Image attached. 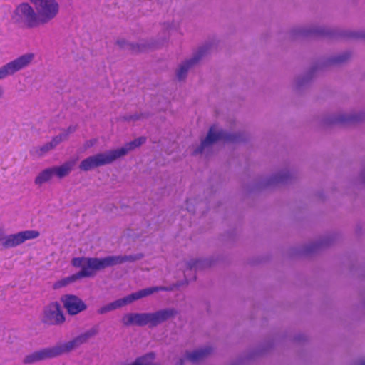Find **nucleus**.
<instances>
[{
	"label": "nucleus",
	"instance_id": "obj_12",
	"mask_svg": "<svg viewBox=\"0 0 365 365\" xmlns=\"http://www.w3.org/2000/svg\"><path fill=\"white\" fill-rule=\"evenodd\" d=\"M365 120V111H360L351 114L327 115L321 120L323 127H329L336 125H350Z\"/></svg>",
	"mask_w": 365,
	"mask_h": 365
},
{
	"label": "nucleus",
	"instance_id": "obj_27",
	"mask_svg": "<svg viewBox=\"0 0 365 365\" xmlns=\"http://www.w3.org/2000/svg\"><path fill=\"white\" fill-rule=\"evenodd\" d=\"M150 113H135L133 115H125L121 117L122 120L126 122L130 121H137L140 120L141 118H148L150 116Z\"/></svg>",
	"mask_w": 365,
	"mask_h": 365
},
{
	"label": "nucleus",
	"instance_id": "obj_28",
	"mask_svg": "<svg viewBox=\"0 0 365 365\" xmlns=\"http://www.w3.org/2000/svg\"><path fill=\"white\" fill-rule=\"evenodd\" d=\"M77 130V125H71L63 133H60L63 140H66L70 134L73 133Z\"/></svg>",
	"mask_w": 365,
	"mask_h": 365
},
{
	"label": "nucleus",
	"instance_id": "obj_24",
	"mask_svg": "<svg viewBox=\"0 0 365 365\" xmlns=\"http://www.w3.org/2000/svg\"><path fill=\"white\" fill-rule=\"evenodd\" d=\"M215 263L213 257L192 259L186 263L187 270H202L212 267Z\"/></svg>",
	"mask_w": 365,
	"mask_h": 365
},
{
	"label": "nucleus",
	"instance_id": "obj_11",
	"mask_svg": "<svg viewBox=\"0 0 365 365\" xmlns=\"http://www.w3.org/2000/svg\"><path fill=\"white\" fill-rule=\"evenodd\" d=\"M76 160H70L66 161L60 166H52L43 170L36 177L34 180L35 184L41 185L48 182L54 175L60 179L68 176L76 165Z\"/></svg>",
	"mask_w": 365,
	"mask_h": 365
},
{
	"label": "nucleus",
	"instance_id": "obj_6",
	"mask_svg": "<svg viewBox=\"0 0 365 365\" xmlns=\"http://www.w3.org/2000/svg\"><path fill=\"white\" fill-rule=\"evenodd\" d=\"M11 18L14 24L22 29H31L44 24H41L39 15L28 2L17 5Z\"/></svg>",
	"mask_w": 365,
	"mask_h": 365
},
{
	"label": "nucleus",
	"instance_id": "obj_22",
	"mask_svg": "<svg viewBox=\"0 0 365 365\" xmlns=\"http://www.w3.org/2000/svg\"><path fill=\"white\" fill-rule=\"evenodd\" d=\"M61 301L68 313L76 315L87 309L86 304L78 296L74 294H65L61 298Z\"/></svg>",
	"mask_w": 365,
	"mask_h": 365
},
{
	"label": "nucleus",
	"instance_id": "obj_13",
	"mask_svg": "<svg viewBox=\"0 0 365 365\" xmlns=\"http://www.w3.org/2000/svg\"><path fill=\"white\" fill-rule=\"evenodd\" d=\"M34 6L36 13L41 19V24H47L58 13L59 5L56 0H29Z\"/></svg>",
	"mask_w": 365,
	"mask_h": 365
},
{
	"label": "nucleus",
	"instance_id": "obj_15",
	"mask_svg": "<svg viewBox=\"0 0 365 365\" xmlns=\"http://www.w3.org/2000/svg\"><path fill=\"white\" fill-rule=\"evenodd\" d=\"M212 46V42H206L202 46L199 47L192 58L184 61L176 71V76L178 79L179 81L185 79L189 69L196 65L202 58V57L207 55Z\"/></svg>",
	"mask_w": 365,
	"mask_h": 365
},
{
	"label": "nucleus",
	"instance_id": "obj_39",
	"mask_svg": "<svg viewBox=\"0 0 365 365\" xmlns=\"http://www.w3.org/2000/svg\"><path fill=\"white\" fill-rule=\"evenodd\" d=\"M359 365H365V361L361 362Z\"/></svg>",
	"mask_w": 365,
	"mask_h": 365
},
{
	"label": "nucleus",
	"instance_id": "obj_19",
	"mask_svg": "<svg viewBox=\"0 0 365 365\" xmlns=\"http://www.w3.org/2000/svg\"><path fill=\"white\" fill-rule=\"evenodd\" d=\"M39 235V232L36 230H25L16 234H11L3 238L1 247L4 249L14 247L22 244L26 240L38 237Z\"/></svg>",
	"mask_w": 365,
	"mask_h": 365
},
{
	"label": "nucleus",
	"instance_id": "obj_33",
	"mask_svg": "<svg viewBox=\"0 0 365 365\" xmlns=\"http://www.w3.org/2000/svg\"><path fill=\"white\" fill-rule=\"evenodd\" d=\"M359 178L362 183L365 184V167L362 168L359 174Z\"/></svg>",
	"mask_w": 365,
	"mask_h": 365
},
{
	"label": "nucleus",
	"instance_id": "obj_14",
	"mask_svg": "<svg viewBox=\"0 0 365 365\" xmlns=\"http://www.w3.org/2000/svg\"><path fill=\"white\" fill-rule=\"evenodd\" d=\"M65 321L64 314L58 302H52L43 307L41 318L43 324L48 326H61Z\"/></svg>",
	"mask_w": 365,
	"mask_h": 365
},
{
	"label": "nucleus",
	"instance_id": "obj_2",
	"mask_svg": "<svg viewBox=\"0 0 365 365\" xmlns=\"http://www.w3.org/2000/svg\"><path fill=\"white\" fill-rule=\"evenodd\" d=\"M288 37L291 41L321 37L328 38L365 39V31L340 30L324 26H299L292 29L288 34Z\"/></svg>",
	"mask_w": 365,
	"mask_h": 365
},
{
	"label": "nucleus",
	"instance_id": "obj_21",
	"mask_svg": "<svg viewBox=\"0 0 365 365\" xmlns=\"http://www.w3.org/2000/svg\"><path fill=\"white\" fill-rule=\"evenodd\" d=\"M58 356H59V354L56 345H55L51 347L41 349L26 355L23 359V363L24 364H31Z\"/></svg>",
	"mask_w": 365,
	"mask_h": 365
},
{
	"label": "nucleus",
	"instance_id": "obj_29",
	"mask_svg": "<svg viewBox=\"0 0 365 365\" xmlns=\"http://www.w3.org/2000/svg\"><path fill=\"white\" fill-rule=\"evenodd\" d=\"M307 339V337L304 334L299 333V334H296L293 337L292 341L295 343L300 344V343L306 341Z\"/></svg>",
	"mask_w": 365,
	"mask_h": 365
},
{
	"label": "nucleus",
	"instance_id": "obj_34",
	"mask_svg": "<svg viewBox=\"0 0 365 365\" xmlns=\"http://www.w3.org/2000/svg\"><path fill=\"white\" fill-rule=\"evenodd\" d=\"M96 142V140L91 139L86 142L85 147L86 148L92 147Z\"/></svg>",
	"mask_w": 365,
	"mask_h": 365
},
{
	"label": "nucleus",
	"instance_id": "obj_7",
	"mask_svg": "<svg viewBox=\"0 0 365 365\" xmlns=\"http://www.w3.org/2000/svg\"><path fill=\"white\" fill-rule=\"evenodd\" d=\"M173 289L171 287L165 286H155L147 287L140 289L138 292H133L130 294L124 297L123 298L116 299L110 303H108L101 307L100 309L97 310V313L99 314H104L107 312L120 309L125 305L130 304L136 300L150 296L155 292H158L159 291L170 292Z\"/></svg>",
	"mask_w": 365,
	"mask_h": 365
},
{
	"label": "nucleus",
	"instance_id": "obj_31",
	"mask_svg": "<svg viewBox=\"0 0 365 365\" xmlns=\"http://www.w3.org/2000/svg\"><path fill=\"white\" fill-rule=\"evenodd\" d=\"M52 149V145L49 143H46L39 148V155H42Z\"/></svg>",
	"mask_w": 365,
	"mask_h": 365
},
{
	"label": "nucleus",
	"instance_id": "obj_1",
	"mask_svg": "<svg viewBox=\"0 0 365 365\" xmlns=\"http://www.w3.org/2000/svg\"><path fill=\"white\" fill-rule=\"evenodd\" d=\"M144 257L143 253H137L129 255H110L103 258L78 257L71 259V264L76 268L81 269L72 275L58 281L54 287L60 288L67 286L76 281L86 277H92L97 271L107 267L118 265L125 262H134Z\"/></svg>",
	"mask_w": 365,
	"mask_h": 365
},
{
	"label": "nucleus",
	"instance_id": "obj_10",
	"mask_svg": "<svg viewBox=\"0 0 365 365\" xmlns=\"http://www.w3.org/2000/svg\"><path fill=\"white\" fill-rule=\"evenodd\" d=\"M166 39H141L138 43L130 42L125 38L118 39L116 45L122 50H127L131 53L137 54L146 52L150 50H155L160 48L165 43Z\"/></svg>",
	"mask_w": 365,
	"mask_h": 365
},
{
	"label": "nucleus",
	"instance_id": "obj_36",
	"mask_svg": "<svg viewBox=\"0 0 365 365\" xmlns=\"http://www.w3.org/2000/svg\"><path fill=\"white\" fill-rule=\"evenodd\" d=\"M3 93H4V89L2 87L0 86V97L2 96Z\"/></svg>",
	"mask_w": 365,
	"mask_h": 365
},
{
	"label": "nucleus",
	"instance_id": "obj_26",
	"mask_svg": "<svg viewBox=\"0 0 365 365\" xmlns=\"http://www.w3.org/2000/svg\"><path fill=\"white\" fill-rule=\"evenodd\" d=\"M155 359V354L150 351L141 356L137 357L130 365H155L153 364Z\"/></svg>",
	"mask_w": 365,
	"mask_h": 365
},
{
	"label": "nucleus",
	"instance_id": "obj_16",
	"mask_svg": "<svg viewBox=\"0 0 365 365\" xmlns=\"http://www.w3.org/2000/svg\"><path fill=\"white\" fill-rule=\"evenodd\" d=\"M98 334V329L93 327L84 333H82L74 337L72 340L65 343H58L56 345L59 356L68 354L73 350L80 347L86 344L91 338Z\"/></svg>",
	"mask_w": 365,
	"mask_h": 365
},
{
	"label": "nucleus",
	"instance_id": "obj_4",
	"mask_svg": "<svg viewBox=\"0 0 365 365\" xmlns=\"http://www.w3.org/2000/svg\"><path fill=\"white\" fill-rule=\"evenodd\" d=\"M249 140L248 135L245 132L230 133L224 129L217 130L214 125L211 126L200 145L195 148L192 155L194 156L202 154L207 148H211L219 141L229 143H245Z\"/></svg>",
	"mask_w": 365,
	"mask_h": 365
},
{
	"label": "nucleus",
	"instance_id": "obj_30",
	"mask_svg": "<svg viewBox=\"0 0 365 365\" xmlns=\"http://www.w3.org/2000/svg\"><path fill=\"white\" fill-rule=\"evenodd\" d=\"M63 140H64L62 138V136L58 134L56 136H54L52 140L48 142L49 143H51L52 145V148L53 149L54 148H56L60 143H61Z\"/></svg>",
	"mask_w": 365,
	"mask_h": 365
},
{
	"label": "nucleus",
	"instance_id": "obj_38",
	"mask_svg": "<svg viewBox=\"0 0 365 365\" xmlns=\"http://www.w3.org/2000/svg\"><path fill=\"white\" fill-rule=\"evenodd\" d=\"M361 230V227H357L356 232L359 233V230Z\"/></svg>",
	"mask_w": 365,
	"mask_h": 365
},
{
	"label": "nucleus",
	"instance_id": "obj_17",
	"mask_svg": "<svg viewBox=\"0 0 365 365\" xmlns=\"http://www.w3.org/2000/svg\"><path fill=\"white\" fill-rule=\"evenodd\" d=\"M115 160L111 150H108L85 158L81 162L78 168L81 170L86 172L100 166L110 164Z\"/></svg>",
	"mask_w": 365,
	"mask_h": 365
},
{
	"label": "nucleus",
	"instance_id": "obj_32",
	"mask_svg": "<svg viewBox=\"0 0 365 365\" xmlns=\"http://www.w3.org/2000/svg\"><path fill=\"white\" fill-rule=\"evenodd\" d=\"M236 235V230H233L227 232V240H234Z\"/></svg>",
	"mask_w": 365,
	"mask_h": 365
},
{
	"label": "nucleus",
	"instance_id": "obj_37",
	"mask_svg": "<svg viewBox=\"0 0 365 365\" xmlns=\"http://www.w3.org/2000/svg\"><path fill=\"white\" fill-rule=\"evenodd\" d=\"M2 241H3V237L1 236V234L0 233V247L1 246Z\"/></svg>",
	"mask_w": 365,
	"mask_h": 365
},
{
	"label": "nucleus",
	"instance_id": "obj_18",
	"mask_svg": "<svg viewBox=\"0 0 365 365\" xmlns=\"http://www.w3.org/2000/svg\"><path fill=\"white\" fill-rule=\"evenodd\" d=\"M34 58L33 53H26L0 67V79H4L9 76L27 67Z\"/></svg>",
	"mask_w": 365,
	"mask_h": 365
},
{
	"label": "nucleus",
	"instance_id": "obj_40",
	"mask_svg": "<svg viewBox=\"0 0 365 365\" xmlns=\"http://www.w3.org/2000/svg\"><path fill=\"white\" fill-rule=\"evenodd\" d=\"M193 279H194V280H196V276H194Z\"/></svg>",
	"mask_w": 365,
	"mask_h": 365
},
{
	"label": "nucleus",
	"instance_id": "obj_8",
	"mask_svg": "<svg viewBox=\"0 0 365 365\" xmlns=\"http://www.w3.org/2000/svg\"><path fill=\"white\" fill-rule=\"evenodd\" d=\"M338 237V234L332 233L319 239L316 242L299 247H292L289 250V255L292 257H301L317 253L319 251L333 245L337 240Z\"/></svg>",
	"mask_w": 365,
	"mask_h": 365
},
{
	"label": "nucleus",
	"instance_id": "obj_35",
	"mask_svg": "<svg viewBox=\"0 0 365 365\" xmlns=\"http://www.w3.org/2000/svg\"><path fill=\"white\" fill-rule=\"evenodd\" d=\"M176 365H184L183 360L180 359V361L176 364Z\"/></svg>",
	"mask_w": 365,
	"mask_h": 365
},
{
	"label": "nucleus",
	"instance_id": "obj_3",
	"mask_svg": "<svg viewBox=\"0 0 365 365\" xmlns=\"http://www.w3.org/2000/svg\"><path fill=\"white\" fill-rule=\"evenodd\" d=\"M178 314L175 308L162 309L154 312L128 313L122 317V323L126 327L135 325L153 328L174 318Z\"/></svg>",
	"mask_w": 365,
	"mask_h": 365
},
{
	"label": "nucleus",
	"instance_id": "obj_23",
	"mask_svg": "<svg viewBox=\"0 0 365 365\" xmlns=\"http://www.w3.org/2000/svg\"><path fill=\"white\" fill-rule=\"evenodd\" d=\"M145 142L146 138L144 136H140L139 138L134 139L133 140H131L125 143L123 146H122L120 148L111 150L113 155L115 158V160H116L118 158L126 155L129 152L139 148Z\"/></svg>",
	"mask_w": 365,
	"mask_h": 365
},
{
	"label": "nucleus",
	"instance_id": "obj_20",
	"mask_svg": "<svg viewBox=\"0 0 365 365\" xmlns=\"http://www.w3.org/2000/svg\"><path fill=\"white\" fill-rule=\"evenodd\" d=\"M274 346V340L270 339L263 342L257 348L252 349L242 357L237 359L230 365H247L250 361L262 356L269 352Z\"/></svg>",
	"mask_w": 365,
	"mask_h": 365
},
{
	"label": "nucleus",
	"instance_id": "obj_9",
	"mask_svg": "<svg viewBox=\"0 0 365 365\" xmlns=\"http://www.w3.org/2000/svg\"><path fill=\"white\" fill-rule=\"evenodd\" d=\"M294 177L289 170H281L269 177L255 180L247 187L249 192H256L278 185L291 184Z\"/></svg>",
	"mask_w": 365,
	"mask_h": 365
},
{
	"label": "nucleus",
	"instance_id": "obj_5",
	"mask_svg": "<svg viewBox=\"0 0 365 365\" xmlns=\"http://www.w3.org/2000/svg\"><path fill=\"white\" fill-rule=\"evenodd\" d=\"M351 51H346L340 54L321 60L317 64L312 66L304 75L298 76L296 78L294 85L295 90L298 92H301L304 89L307 88L310 85L317 71L344 63L351 58Z\"/></svg>",
	"mask_w": 365,
	"mask_h": 365
},
{
	"label": "nucleus",
	"instance_id": "obj_25",
	"mask_svg": "<svg viewBox=\"0 0 365 365\" xmlns=\"http://www.w3.org/2000/svg\"><path fill=\"white\" fill-rule=\"evenodd\" d=\"M212 349L210 346H206L202 349L194 350L192 352L187 351L185 354L186 359L191 362H197L205 357L210 354Z\"/></svg>",
	"mask_w": 365,
	"mask_h": 365
}]
</instances>
